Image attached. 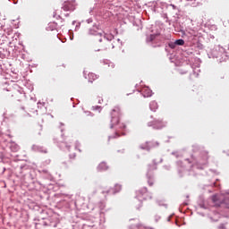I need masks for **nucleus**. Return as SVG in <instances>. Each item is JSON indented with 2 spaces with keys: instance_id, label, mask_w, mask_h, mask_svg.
Returning <instances> with one entry per match:
<instances>
[{
  "instance_id": "nucleus-1",
  "label": "nucleus",
  "mask_w": 229,
  "mask_h": 229,
  "mask_svg": "<svg viewBox=\"0 0 229 229\" xmlns=\"http://www.w3.org/2000/svg\"><path fill=\"white\" fill-rule=\"evenodd\" d=\"M122 110L119 106H114L111 110V129H114V135L119 138V136L123 135V130L126 129V123H122Z\"/></svg>"
},
{
  "instance_id": "nucleus-2",
  "label": "nucleus",
  "mask_w": 229,
  "mask_h": 229,
  "mask_svg": "<svg viewBox=\"0 0 229 229\" xmlns=\"http://www.w3.org/2000/svg\"><path fill=\"white\" fill-rule=\"evenodd\" d=\"M222 198H218L217 195L213 196L212 197L213 205L215 207H225L229 208V199H222V201H219Z\"/></svg>"
},
{
  "instance_id": "nucleus-3",
  "label": "nucleus",
  "mask_w": 229,
  "mask_h": 229,
  "mask_svg": "<svg viewBox=\"0 0 229 229\" xmlns=\"http://www.w3.org/2000/svg\"><path fill=\"white\" fill-rule=\"evenodd\" d=\"M141 93L144 98H150V96H152V91L148 89V87H145L144 89H142Z\"/></svg>"
},
{
  "instance_id": "nucleus-4",
  "label": "nucleus",
  "mask_w": 229,
  "mask_h": 229,
  "mask_svg": "<svg viewBox=\"0 0 229 229\" xmlns=\"http://www.w3.org/2000/svg\"><path fill=\"white\" fill-rule=\"evenodd\" d=\"M98 79V74L93 73L92 72H89V73H88V81L89 82H93L95 81V80Z\"/></svg>"
},
{
  "instance_id": "nucleus-5",
  "label": "nucleus",
  "mask_w": 229,
  "mask_h": 229,
  "mask_svg": "<svg viewBox=\"0 0 229 229\" xmlns=\"http://www.w3.org/2000/svg\"><path fill=\"white\" fill-rule=\"evenodd\" d=\"M122 191V185L116 184L113 189H111V191L113 194H116L117 192H120Z\"/></svg>"
},
{
  "instance_id": "nucleus-6",
  "label": "nucleus",
  "mask_w": 229,
  "mask_h": 229,
  "mask_svg": "<svg viewBox=\"0 0 229 229\" xmlns=\"http://www.w3.org/2000/svg\"><path fill=\"white\" fill-rule=\"evenodd\" d=\"M150 110L151 111H157L158 108V105L157 101H151L149 105Z\"/></svg>"
},
{
  "instance_id": "nucleus-7",
  "label": "nucleus",
  "mask_w": 229,
  "mask_h": 229,
  "mask_svg": "<svg viewBox=\"0 0 229 229\" xmlns=\"http://www.w3.org/2000/svg\"><path fill=\"white\" fill-rule=\"evenodd\" d=\"M98 169L99 170H107L108 169V166L106 165V162H101L99 165H98Z\"/></svg>"
},
{
  "instance_id": "nucleus-8",
  "label": "nucleus",
  "mask_w": 229,
  "mask_h": 229,
  "mask_svg": "<svg viewBox=\"0 0 229 229\" xmlns=\"http://www.w3.org/2000/svg\"><path fill=\"white\" fill-rule=\"evenodd\" d=\"M35 131H37L38 135L40 136L41 132L43 131V125L42 124H38Z\"/></svg>"
},
{
  "instance_id": "nucleus-9",
  "label": "nucleus",
  "mask_w": 229,
  "mask_h": 229,
  "mask_svg": "<svg viewBox=\"0 0 229 229\" xmlns=\"http://www.w3.org/2000/svg\"><path fill=\"white\" fill-rule=\"evenodd\" d=\"M157 203L159 207H165V205L164 199H157Z\"/></svg>"
},
{
  "instance_id": "nucleus-10",
  "label": "nucleus",
  "mask_w": 229,
  "mask_h": 229,
  "mask_svg": "<svg viewBox=\"0 0 229 229\" xmlns=\"http://www.w3.org/2000/svg\"><path fill=\"white\" fill-rule=\"evenodd\" d=\"M175 44L178 46H183L185 44V42L183 41V39H177L175 41Z\"/></svg>"
},
{
  "instance_id": "nucleus-11",
  "label": "nucleus",
  "mask_w": 229,
  "mask_h": 229,
  "mask_svg": "<svg viewBox=\"0 0 229 229\" xmlns=\"http://www.w3.org/2000/svg\"><path fill=\"white\" fill-rule=\"evenodd\" d=\"M176 46H177L176 41H175V42H170V43H168V47H171V48H173V49H174V48L176 47Z\"/></svg>"
},
{
  "instance_id": "nucleus-12",
  "label": "nucleus",
  "mask_w": 229,
  "mask_h": 229,
  "mask_svg": "<svg viewBox=\"0 0 229 229\" xmlns=\"http://www.w3.org/2000/svg\"><path fill=\"white\" fill-rule=\"evenodd\" d=\"M157 38V34H150L148 40L150 42L154 41V39Z\"/></svg>"
},
{
  "instance_id": "nucleus-13",
  "label": "nucleus",
  "mask_w": 229,
  "mask_h": 229,
  "mask_svg": "<svg viewBox=\"0 0 229 229\" xmlns=\"http://www.w3.org/2000/svg\"><path fill=\"white\" fill-rule=\"evenodd\" d=\"M218 229H225V226L224 225H221L220 226H218Z\"/></svg>"
},
{
  "instance_id": "nucleus-14",
  "label": "nucleus",
  "mask_w": 229,
  "mask_h": 229,
  "mask_svg": "<svg viewBox=\"0 0 229 229\" xmlns=\"http://www.w3.org/2000/svg\"><path fill=\"white\" fill-rule=\"evenodd\" d=\"M147 191H148L147 189H143V190H142V192H147Z\"/></svg>"
},
{
  "instance_id": "nucleus-15",
  "label": "nucleus",
  "mask_w": 229,
  "mask_h": 229,
  "mask_svg": "<svg viewBox=\"0 0 229 229\" xmlns=\"http://www.w3.org/2000/svg\"><path fill=\"white\" fill-rule=\"evenodd\" d=\"M138 194H142V192H141V191H140V190L138 191Z\"/></svg>"
},
{
  "instance_id": "nucleus-16",
  "label": "nucleus",
  "mask_w": 229,
  "mask_h": 229,
  "mask_svg": "<svg viewBox=\"0 0 229 229\" xmlns=\"http://www.w3.org/2000/svg\"><path fill=\"white\" fill-rule=\"evenodd\" d=\"M148 183H149V185H150V186H152V185H153V182H148Z\"/></svg>"
},
{
  "instance_id": "nucleus-17",
  "label": "nucleus",
  "mask_w": 229,
  "mask_h": 229,
  "mask_svg": "<svg viewBox=\"0 0 229 229\" xmlns=\"http://www.w3.org/2000/svg\"><path fill=\"white\" fill-rule=\"evenodd\" d=\"M111 66H112V67H114V64H111Z\"/></svg>"
},
{
  "instance_id": "nucleus-18",
  "label": "nucleus",
  "mask_w": 229,
  "mask_h": 229,
  "mask_svg": "<svg viewBox=\"0 0 229 229\" xmlns=\"http://www.w3.org/2000/svg\"><path fill=\"white\" fill-rule=\"evenodd\" d=\"M44 153H47V150H45V151H44Z\"/></svg>"
}]
</instances>
